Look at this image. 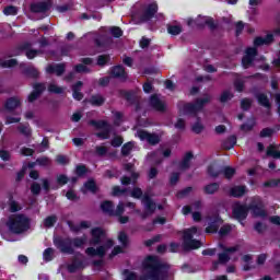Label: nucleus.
Segmentation results:
<instances>
[{
	"label": "nucleus",
	"instance_id": "nucleus-1",
	"mask_svg": "<svg viewBox=\"0 0 280 280\" xmlns=\"http://www.w3.org/2000/svg\"><path fill=\"white\" fill-rule=\"evenodd\" d=\"M143 268L148 272L149 280H165L170 266L161 262L158 257L149 256L143 261Z\"/></svg>",
	"mask_w": 280,
	"mask_h": 280
},
{
	"label": "nucleus",
	"instance_id": "nucleus-2",
	"mask_svg": "<svg viewBox=\"0 0 280 280\" xmlns=\"http://www.w3.org/2000/svg\"><path fill=\"white\" fill-rule=\"evenodd\" d=\"M7 226L11 233H25L30 229V219L24 214H12L9 217Z\"/></svg>",
	"mask_w": 280,
	"mask_h": 280
},
{
	"label": "nucleus",
	"instance_id": "nucleus-3",
	"mask_svg": "<svg viewBox=\"0 0 280 280\" xmlns=\"http://www.w3.org/2000/svg\"><path fill=\"white\" fill-rule=\"evenodd\" d=\"M200 235H202V230H198V228L196 226L185 230L183 235L185 248H200V246H202V243L195 238L200 237Z\"/></svg>",
	"mask_w": 280,
	"mask_h": 280
},
{
	"label": "nucleus",
	"instance_id": "nucleus-4",
	"mask_svg": "<svg viewBox=\"0 0 280 280\" xmlns=\"http://www.w3.org/2000/svg\"><path fill=\"white\" fill-rule=\"evenodd\" d=\"M211 102V96L205 95L202 98H198L195 104L188 103L179 106V115H196L198 110H202L205 104Z\"/></svg>",
	"mask_w": 280,
	"mask_h": 280
},
{
	"label": "nucleus",
	"instance_id": "nucleus-5",
	"mask_svg": "<svg viewBox=\"0 0 280 280\" xmlns=\"http://www.w3.org/2000/svg\"><path fill=\"white\" fill-rule=\"evenodd\" d=\"M113 241L107 240L103 245L98 246L96 249L94 247H89L86 249V255L90 257H104L108 248H113Z\"/></svg>",
	"mask_w": 280,
	"mask_h": 280
},
{
	"label": "nucleus",
	"instance_id": "nucleus-6",
	"mask_svg": "<svg viewBox=\"0 0 280 280\" xmlns=\"http://www.w3.org/2000/svg\"><path fill=\"white\" fill-rule=\"evenodd\" d=\"M101 209L104 211V213H108V215H122L125 206L124 202H119L115 209V206H113L112 201H104L101 205Z\"/></svg>",
	"mask_w": 280,
	"mask_h": 280
},
{
	"label": "nucleus",
	"instance_id": "nucleus-7",
	"mask_svg": "<svg viewBox=\"0 0 280 280\" xmlns=\"http://www.w3.org/2000/svg\"><path fill=\"white\" fill-rule=\"evenodd\" d=\"M135 136L138 137L140 141H147L151 145H156V143H159L160 141L159 136L148 133V131L143 129H137V132Z\"/></svg>",
	"mask_w": 280,
	"mask_h": 280
},
{
	"label": "nucleus",
	"instance_id": "nucleus-8",
	"mask_svg": "<svg viewBox=\"0 0 280 280\" xmlns=\"http://www.w3.org/2000/svg\"><path fill=\"white\" fill-rule=\"evenodd\" d=\"M233 217L241 222V220H246L248 215V208L242 203H234L232 209Z\"/></svg>",
	"mask_w": 280,
	"mask_h": 280
},
{
	"label": "nucleus",
	"instance_id": "nucleus-9",
	"mask_svg": "<svg viewBox=\"0 0 280 280\" xmlns=\"http://www.w3.org/2000/svg\"><path fill=\"white\" fill-rule=\"evenodd\" d=\"M202 203L200 201L195 202L191 207L186 206L183 208V214L188 215V213H192V219L195 222H200V212H196V210L200 209Z\"/></svg>",
	"mask_w": 280,
	"mask_h": 280
},
{
	"label": "nucleus",
	"instance_id": "nucleus-10",
	"mask_svg": "<svg viewBox=\"0 0 280 280\" xmlns=\"http://www.w3.org/2000/svg\"><path fill=\"white\" fill-rule=\"evenodd\" d=\"M257 56V49L255 48H247L245 51V56L242 59V65L244 69H248V67L253 66L255 62V57Z\"/></svg>",
	"mask_w": 280,
	"mask_h": 280
},
{
	"label": "nucleus",
	"instance_id": "nucleus-11",
	"mask_svg": "<svg viewBox=\"0 0 280 280\" xmlns=\"http://www.w3.org/2000/svg\"><path fill=\"white\" fill-rule=\"evenodd\" d=\"M252 213L255 218H264L266 215V210L264 209V203L260 198H257L250 206Z\"/></svg>",
	"mask_w": 280,
	"mask_h": 280
},
{
	"label": "nucleus",
	"instance_id": "nucleus-12",
	"mask_svg": "<svg viewBox=\"0 0 280 280\" xmlns=\"http://www.w3.org/2000/svg\"><path fill=\"white\" fill-rule=\"evenodd\" d=\"M170 154H172V151L170 149H165L164 151L159 150L156 152L150 153L148 155L149 161H152L153 163H161V161H163V156L164 159H167V156H170Z\"/></svg>",
	"mask_w": 280,
	"mask_h": 280
},
{
	"label": "nucleus",
	"instance_id": "nucleus-13",
	"mask_svg": "<svg viewBox=\"0 0 280 280\" xmlns=\"http://www.w3.org/2000/svg\"><path fill=\"white\" fill-rule=\"evenodd\" d=\"M188 25H198V27H202L203 25H209L213 27V19L207 16H198L196 20L190 19L188 20Z\"/></svg>",
	"mask_w": 280,
	"mask_h": 280
},
{
	"label": "nucleus",
	"instance_id": "nucleus-14",
	"mask_svg": "<svg viewBox=\"0 0 280 280\" xmlns=\"http://www.w3.org/2000/svg\"><path fill=\"white\" fill-rule=\"evenodd\" d=\"M142 205H144V209L147 211L145 214L142 215V218H148V215H152V213H154L156 209V203L152 202V199L148 195L143 196Z\"/></svg>",
	"mask_w": 280,
	"mask_h": 280
},
{
	"label": "nucleus",
	"instance_id": "nucleus-15",
	"mask_svg": "<svg viewBox=\"0 0 280 280\" xmlns=\"http://www.w3.org/2000/svg\"><path fill=\"white\" fill-rule=\"evenodd\" d=\"M221 248L222 250H224V253L219 254L220 264H226L229 259H231V256L233 255V253H236L237 250V246H233V247L221 246Z\"/></svg>",
	"mask_w": 280,
	"mask_h": 280
},
{
	"label": "nucleus",
	"instance_id": "nucleus-16",
	"mask_svg": "<svg viewBox=\"0 0 280 280\" xmlns=\"http://www.w3.org/2000/svg\"><path fill=\"white\" fill-rule=\"evenodd\" d=\"M90 244H102L104 242V230L100 228L92 229Z\"/></svg>",
	"mask_w": 280,
	"mask_h": 280
},
{
	"label": "nucleus",
	"instance_id": "nucleus-17",
	"mask_svg": "<svg viewBox=\"0 0 280 280\" xmlns=\"http://www.w3.org/2000/svg\"><path fill=\"white\" fill-rule=\"evenodd\" d=\"M158 10L159 7L156 5V2H154V0H150L144 11L143 21H149V19H152L153 14H156Z\"/></svg>",
	"mask_w": 280,
	"mask_h": 280
},
{
	"label": "nucleus",
	"instance_id": "nucleus-18",
	"mask_svg": "<svg viewBox=\"0 0 280 280\" xmlns=\"http://www.w3.org/2000/svg\"><path fill=\"white\" fill-rule=\"evenodd\" d=\"M150 104L155 110L163 112L166 108L165 101L159 97V95L151 96Z\"/></svg>",
	"mask_w": 280,
	"mask_h": 280
},
{
	"label": "nucleus",
	"instance_id": "nucleus-19",
	"mask_svg": "<svg viewBox=\"0 0 280 280\" xmlns=\"http://www.w3.org/2000/svg\"><path fill=\"white\" fill-rule=\"evenodd\" d=\"M275 40V35L272 34H267L266 37H256L254 39V45L256 47H261V45H270Z\"/></svg>",
	"mask_w": 280,
	"mask_h": 280
},
{
	"label": "nucleus",
	"instance_id": "nucleus-20",
	"mask_svg": "<svg viewBox=\"0 0 280 280\" xmlns=\"http://www.w3.org/2000/svg\"><path fill=\"white\" fill-rule=\"evenodd\" d=\"M44 90H45V84L43 83L35 84L34 91L28 95V102H34L35 100H37L38 95H40Z\"/></svg>",
	"mask_w": 280,
	"mask_h": 280
},
{
	"label": "nucleus",
	"instance_id": "nucleus-21",
	"mask_svg": "<svg viewBox=\"0 0 280 280\" xmlns=\"http://www.w3.org/2000/svg\"><path fill=\"white\" fill-rule=\"evenodd\" d=\"M192 159H194V154H191V152L186 153L184 155L182 163L178 165V170H180V172H185V170H189Z\"/></svg>",
	"mask_w": 280,
	"mask_h": 280
},
{
	"label": "nucleus",
	"instance_id": "nucleus-22",
	"mask_svg": "<svg viewBox=\"0 0 280 280\" xmlns=\"http://www.w3.org/2000/svg\"><path fill=\"white\" fill-rule=\"evenodd\" d=\"M48 73H55V75H62L65 73V65H50L46 68Z\"/></svg>",
	"mask_w": 280,
	"mask_h": 280
},
{
	"label": "nucleus",
	"instance_id": "nucleus-23",
	"mask_svg": "<svg viewBox=\"0 0 280 280\" xmlns=\"http://www.w3.org/2000/svg\"><path fill=\"white\" fill-rule=\"evenodd\" d=\"M21 106V98L19 97H11L5 103L7 110H14Z\"/></svg>",
	"mask_w": 280,
	"mask_h": 280
},
{
	"label": "nucleus",
	"instance_id": "nucleus-24",
	"mask_svg": "<svg viewBox=\"0 0 280 280\" xmlns=\"http://www.w3.org/2000/svg\"><path fill=\"white\" fill-rule=\"evenodd\" d=\"M220 224H222V219L217 218L211 221L209 226L206 229V233H218V229H220Z\"/></svg>",
	"mask_w": 280,
	"mask_h": 280
},
{
	"label": "nucleus",
	"instance_id": "nucleus-25",
	"mask_svg": "<svg viewBox=\"0 0 280 280\" xmlns=\"http://www.w3.org/2000/svg\"><path fill=\"white\" fill-rule=\"evenodd\" d=\"M70 229L71 231H73V233H78L79 231H82L84 229H91V222L82 221L79 224L70 223Z\"/></svg>",
	"mask_w": 280,
	"mask_h": 280
},
{
	"label": "nucleus",
	"instance_id": "nucleus-26",
	"mask_svg": "<svg viewBox=\"0 0 280 280\" xmlns=\"http://www.w3.org/2000/svg\"><path fill=\"white\" fill-rule=\"evenodd\" d=\"M112 75L114 78H119L120 80H126V71L124 70V67L116 66L112 69Z\"/></svg>",
	"mask_w": 280,
	"mask_h": 280
},
{
	"label": "nucleus",
	"instance_id": "nucleus-27",
	"mask_svg": "<svg viewBox=\"0 0 280 280\" xmlns=\"http://www.w3.org/2000/svg\"><path fill=\"white\" fill-rule=\"evenodd\" d=\"M8 206H9V211H12L13 213L15 211H21V206L19 205V202L14 201V198L12 197V195H8Z\"/></svg>",
	"mask_w": 280,
	"mask_h": 280
},
{
	"label": "nucleus",
	"instance_id": "nucleus-28",
	"mask_svg": "<svg viewBox=\"0 0 280 280\" xmlns=\"http://www.w3.org/2000/svg\"><path fill=\"white\" fill-rule=\"evenodd\" d=\"M192 132H196V135H200L202 130H205V126L202 125V121L198 118H192V126H191Z\"/></svg>",
	"mask_w": 280,
	"mask_h": 280
},
{
	"label": "nucleus",
	"instance_id": "nucleus-29",
	"mask_svg": "<svg viewBox=\"0 0 280 280\" xmlns=\"http://www.w3.org/2000/svg\"><path fill=\"white\" fill-rule=\"evenodd\" d=\"M231 196H234V198H240L241 196H244L246 194V186H234L231 191Z\"/></svg>",
	"mask_w": 280,
	"mask_h": 280
},
{
	"label": "nucleus",
	"instance_id": "nucleus-30",
	"mask_svg": "<svg viewBox=\"0 0 280 280\" xmlns=\"http://www.w3.org/2000/svg\"><path fill=\"white\" fill-rule=\"evenodd\" d=\"M98 128H103V132L96 133L100 139H108V124L106 121L98 122Z\"/></svg>",
	"mask_w": 280,
	"mask_h": 280
},
{
	"label": "nucleus",
	"instance_id": "nucleus-31",
	"mask_svg": "<svg viewBox=\"0 0 280 280\" xmlns=\"http://www.w3.org/2000/svg\"><path fill=\"white\" fill-rule=\"evenodd\" d=\"M83 191L84 194H86V191H92V194H95L97 191V185L93 179H90L84 184Z\"/></svg>",
	"mask_w": 280,
	"mask_h": 280
},
{
	"label": "nucleus",
	"instance_id": "nucleus-32",
	"mask_svg": "<svg viewBox=\"0 0 280 280\" xmlns=\"http://www.w3.org/2000/svg\"><path fill=\"white\" fill-rule=\"evenodd\" d=\"M48 5L45 2L42 3H34L31 5L32 12H46L48 10Z\"/></svg>",
	"mask_w": 280,
	"mask_h": 280
},
{
	"label": "nucleus",
	"instance_id": "nucleus-33",
	"mask_svg": "<svg viewBox=\"0 0 280 280\" xmlns=\"http://www.w3.org/2000/svg\"><path fill=\"white\" fill-rule=\"evenodd\" d=\"M167 32H168V34H172V36H178V34H180V32H183V26H180L178 24L168 25Z\"/></svg>",
	"mask_w": 280,
	"mask_h": 280
},
{
	"label": "nucleus",
	"instance_id": "nucleus-34",
	"mask_svg": "<svg viewBox=\"0 0 280 280\" xmlns=\"http://www.w3.org/2000/svg\"><path fill=\"white\" fill-rule=\"evenodd\" d=\"M235 143H237V139L235 138V136H231L223 142V148L225 150H231L235 147Z\"/></svg>",
	"mask_w": 280,
	"mask_h": 280
},
{
	"label": "nucleus",
	"instance_id": "nucleus-35",
	"mask_svg": "<svg viewBox=\"0 0 280 280\" xmlns=\"http://www.w3.org/2000/svg\"><path fill=\"white\" fill-rule=\"evenodd\" d=\"M80 89H82V82H78L73 88H72V91H73V98L74 100H82L83 95L80 93Z\"/></svg>",
	"mask_w": 280,
	"mask_h": 280
},
{
	"label": "nucleus",
	"instance_id": "nucleus-36",
	"mask_svg": "<svg viewBox=\"0 0 280 280\" xmlns=\"http://www.w3.org/2000/svg\"><path fill=\"white\" fill-rule=\"evenodd\" d=\"M137 178H139V173H132L130 177H122L121 184L122 185H130V183H137Z\"/></svg>",
	"mask_w": 280,
	"mask_h": 280
},
{
	"label": "nucleus",
	"instance_id": "nucleus-37",
	"mask_svg": "<svg viewBox=\"0 0 280 280\" xmlns=\"http://www.w3.org/2000/svg\"><path fill=\"white\" fill-rule=\"evenodd\" d=\"M208 174L209 176H212V178H215L220 175V168L218 167V164H212L208 167Z\"/></svg>",
	"mask_w": 280,
	"mask_h": 280
},
{
	"label": "nucleus",
	"instance_id": "nucleus-38",
	"mask_svg": "<svg viewBox=\"0 0 280 280\" xmlns=\"http://www.w3.org/2000/svg\"><path fill=\"white\" fill-rule=\"evenodd\" d=\"M90 104H92V106H102V104H104V97L102 95H94L91 97Z\"/></svg>",
	"mask_w": 280,
	"mask_h": 280
},
{
	"label": "nucleus",
	"instance_id": "nucleus-39",
	"mask_svg": "<svg viewBox=\"0 0 280 280\" xmlns=\"http://www.w3.org/2000/svg\"><path fill=\"white\" fill-rule=\"evenodd\" d=\"M48 91L49 93H56L57 95H60V93H65V88H60L56 83H50Z\"/></svg>",
	"mask_w": 280,
	"mask_h": 280
},
{
	"label": "nucleus",
	"instance_id": "nucleus-40",
	"mask_svg": "<svg viewBox=\"0 0 280 280\" xmlns=\"http://www.w3.org/2000/svg\"><path fill=\"white\" fill-rule=\"evenodd\" d=\"M15 65H16V59H4L0 61V67H2L3 69L14 67Z\"/></svg>",
	"mask_w": 280,
	"mask_h": 280
},
{
	"label": "nucleus",
	"instance_id": "nucleus-41",
	"mask_svg": "<svg viewBox=\"0 0 280 280\" xmlns=\"http://www.w3.org/2000/svg\"><path fill=\"white\" fill-rule=\"evenodd\" d=\"M267 156H272L273 159H280V152L277 147H269L267 150Z\"/></svg>",
	"mask_w": 280,
	"mask_h": 280
},
{
	"label": "nucleus",
	"instance_id": "nucleus-42",
	"mask_svg": "<svg viewBox=\"0 0 280 280\" xmlns=\"http://www.w3.org/2000/svg\"><path fill=\"white\" fill-rule=\"evenodd\" d=\"M230 100H233V93H231V91H224L220 96V102H222V104H226Z\"/></svg>",
	"mask_w": 280,
	"mask_h": 280
},
{
	"label": "nucleus",
	"instance_id": "nucleus-43",
	"mask_svg": "<svg viewBox=\"0 0 280 280\" xmlns=\"http://www.w3.org/2000/svg\"><path fill=\"white\" fill-rule=\"evenodd\" d=\"M132 148H135V142H128V143L124 144L122 149H121L124 156H128V154H130V152H132Z\"/></svg>",
	"mask_w": 280,
	"mask_h": 280
},
{
	"label": "nucleus",
	"instance_id": "nucleus-44",
	"mask_svg": "<svg viewBox=\"0 0 280 280\" xmlns=\"http://www.w3.org/2000/svg\"><path fill=\"white\" fill-rule=\"evenodd\" d=\"M56 217L51 215V217H47L44 220V226H46V229H51V226H54L56 224Z\"/></svg>",
	"mask_w": 280,
	"mask_h": 280
},
{
	"label": "nucleus",
	"instance_id": "nucleus-45",
	"mask_svg": "<svg viewBox=\"0 0 280 280\" xmlns=\"http://www.w3.org/2000/svg\"><path fill=\"white\" fill-rule=\"evenodd\" d=\"M19 130L24 137H31L32 136V129L27 125H20Z\"/></svg>",
	"mask_w": 280,
	"mask_h": 280
},
{
	"label": "nucleus",
	"instance_id": "nucleus-46",
	"mask_svg": "<svg viewBox=\"0 0 280 280\" xmlns=\"http://www.w3.org/2000/svg\"><path fill=\"white\" fill-rule=\"evenodd\" d=\"M44 261H51L54 259V249L52 248H46L43 254Z\"/></svg>",
	"mask_w": 280,
	"mask_h": 280
},
{
	"label": "nucleus",
	"instance_id": "nucleus-47",
	"mask_svg": "<svg viewBox=\"0 0 280 280\" xmlns=\"http://www.w3.org/2000/svg\"><path fill=\"white\" fill-rule=\"evenodd\" d=\"M257 100L261 106H266V108L270 106V102L268 101V96H266V94H258Z\"/></svg>",
	"mask_w": 280,
	"mask_h": 280
},
{
	"label": "nucleus",
	"instance_id": "nucleus-48",
	"mask_svg": "<svg viewBox=\"0 0 280 280\" xmlns=\"http://www.w3.org/2000/svg\"><path fill=\"white\" fill-rule=\"evenodd\" d=\"M49 163V160L47 158H39L35 163L28 164V167H35L36 165H47Z\"/></svg>",
	"mask_w": 280,
	"mask_h": 280
},
{
	"label": "nucleus",
	"instance_id": "nucleus-49",
	"mask_svg": "<svg viewBox=\"0 0 280 280\" xmlns=\"http://www.w3.org/2000/svg\"><path fill=\"white\" fill-rule=\"evenodd\" d=\"M220 188L218 184H210L205 187L206 194H215L217 190Z\"/></svg>",
	"mask_w": 280,
	"mask_h": 280
},
{
	"label": "nucleus",
	"instance_id": "nucleus-50",
	"mask_svg": "<svg viewBox=\"0 0 280 280\" xmlns=\"http://www.w3.org/2000/svg\"><path fill=\"white\" fill-rule=\"evenodd\" d=\"M231 231H233V228L231 225H223L219 231V235H221V237H224V235H229Z\"/></svg>",
	"mask_w": 280,
	"mask_h": 280
},
{
	"label": "nucleus",
	"instance_id": "nucleus-51",
	"mask_svg": "<svg viewBox=\"0 0 280 280\" xmlns=\"http://www.w3.org/2000/svg\"><path fill=\"white\" fill-rule=\"evenodd\" d=\"M242 259H243L244 264H247V265L244 266V270H250V267L248 266V264H252V261H253V256H250V255H244V256L242 257Z\"/></svg>",
	"mask_w": 280,
	"mask_h": 280
},
{
	"label": "nucleus",
	"instance_id": "nucleus-52",
	"mask_svg": "<svg viewBox=\"0 0 280 280\" xmlns=\"http://www.w3.org/2000/svg\"><path fill=\"white\" fill-rule=\"evenodd\" d=\"M75 71L77 73H89V71H91V69H89L86 66H84V63H80L78 66H75Z\"/></svg>",
	"mask_w": 280,
	"mask_h": 280
},
{
	"label": "nucleus",
	"instance_id": "nucleus-53",
	"mask_svg": "<svg viewBox=\"0 0 280 280\" xmlns=\"http://www.w3.org/2000/svg\"><path fill=\"white\" fill-rule=\"evenodd\" d=\"M0 159L2 161H10V159H12V154H10L9 151L0 149Z\"/></svg>",
	"mask_w": 280,
	"mask_h": 280
},
{
	"label": "nucleus",
	"instance_id": "nucleus-54",
	"mask_svg": "<svg viewBox=\"0 0 280 280\" xmlns=\"http://www.w3.org/2000/svg\"><path fill=\"white\" fill-rule=\"evenodd\" d=\"M122 277H124L125 280H135V279H137V275H135V272L128 271V270L124 271Z\"/></svg>",
	"mask_w": 280,
	"mask_h": 280
},
{
	"label": "nucleus",
	"instance_id": "nucleus-55",
	"mask_svg": "<svg viewBox=\"0 0 280 280\" xmlns=\"http://www.w3.org/2000/svg\"><path fill=\"white\" fill-rule=\"evenodd\" d=\"M191 191H194V189H192L191 187H188V188H186V189L179 191V192L177 194V198H187V196H189V194H190Z\"/></svg>",
	"mask_w": 280,
	"mask_h": 280
},
{
	"label": "nucleus",
	"instance_id": "nucleus-56",
	"mask_svg": "<svg viewBox=\"0 0 280 280\" xmlns=\"http://www.w3.org/2000/svg\"><path fill=\"white\" fill-rule=\"evenodd\" d=\"M223 174H224L225 178H233V176L235 175V170L231 168V167H225L223 170Z\"/></svg>",
	"mask_w": 280,
	"mask_h": 280
},
{
	"label": "nucleus",
	"instance_id": "nucleus-57",
	"mask_svg": "<svg viewBox=\"0 0 280 280\" xmlns=\"http://www.w3.org/2000/svg\"><path fill=\"white\" fill-rule=\"evenodd\" d=\"M31 191L32 194H34L35 196H38L40 194V184L38 183H33V185L31 186Z\"/></svg>",
	"mask_w": 280,
	"mask_h": 280
},
{
	"label": "nucleus",
	"instance_id": "nucleus-58",
	"mask_svg": "<svg viewBox=\"0 0 280 280\" xmlns=\"http://www.w3.org/2000/svg\"><path fill=\"white\" fill-rule=\"evenodd\" d=\"M121 143H124V139L121 137H119V136L115 137L112 140L113 148H119V145H121Z\"/></svg>",
	"mask_w": 280,
	"mask_h": 280
},
{
	"label": "nucleus",
	"instance_id": "nucleus-59",
	"mask_svg": "<svg viewBox=\"0 0 280 280\" xmlns=\"http://www.w3.org/2000/svg\"><path fill=\"white\" fill-rule=\"evenodd\" d=\"M3 13H4L7 16L14 15V14H16V7H7V8L3 10Z\"/></svg>",
	"mask_w": 280,
	"mask_h": 280
},
{
	"label": "nucleus",
	"instance_id": "nucleus-60",
	"mask_svg": "<svg viewBox=\"0 0 280 280\" xmlns=\"http://www.w3.org/2000/svg\"><path fill=\"white\" fill-rule=\"evenodd\" d=\"M56 161L59 163V165H67V163H69V158L66 155H58Z\"/></svg>",
	"mask_w": 280,
	"mask_h": 280
},
{
	"label": "nucleus",
	"instance_id": "nucleus-61",
	"mask_svg": "<svg viewBox=\"0 0 280 280\" xmlns=\"http://www.w3.org/2000/svg\"><path fill=\"white\" fill-rule=\"evenodd\" d=\"M143 196V191H141V188H133L131 191V198H141Z\"/></svg>",
	"mask_w": 280,
	"mask_h": 280
},
{
	"label": "nucleus",
	"instance_id": "nucleus-62",
	"mask_svg": "<svg viewBox=\"0 0 280 280\" xmlns=\"http://www.w3.org/2000/svg\"><path fill=\"white\" fill-rule=\"evenodd\" d=\"M106 62H108V56L102 55V56L98 57L97 65L100 67H104V65H106Z\"/></svg>",
	"mask_w": 280,
	"mask_h": 280
},
{
	"label": "nucleus",
	"instance_id": "nucleus-63",
	"mask_svg": "<svg viewBox=\"0 0 280 280\" xmlns=\"http://www.w3.org/2000/svg\"><path fill=\"white\" fill-rule=\"evenodd\" d=\"M85 242H86V238H85V237H83V238H75V240L71 243V245H72V246L80 247V246H83V245L85 244Z\"/></svg>",
	"mask_w": 280,
	"mask_h": 280
},
{
	"label": "nucleus",
	"instance_id": "nucleus-64",
	"mask_svg": "<svg viewBox=\"0 0 280 280\" xmlns=\"http://www.w3.org/2000/svg\"><path fill=\"white\" fill-rule=\"evenodd\" d=\"M110 32L115 36V38H119V36H121L122 34L121 28L119 27H112Z\"/></svg>",
	"mask_w": 280,
	"mask_h": 280
}]
</instances>
